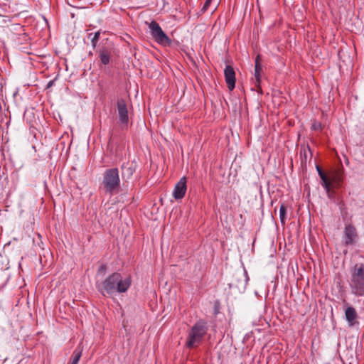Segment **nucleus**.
<instances>
[{
  "label": "nucleus",
  "mask_w": 364,
  "mask_h": 364,
  "mask_svg": "<svg viewBox=\"0 0 364 364\" xmlns=\"http://www.w3.org/2000/svg\"><path fill=\"white\" fill-rule=\"evenodd\" d=\"M131 284L132 279L129 277L123 279L120 273L114 272L102 282L99 290L103 295L114 292L124 293L128 290Z\"/></svg>",
  "instance_id": "1"
},
{
  "label": "nucleus",
  "mask_w": 364,
  "mask_h": 364,
  "mask_svg": "<svg viewBox=\"0 0 364 364\" xmlns=\"http://www.w3.org/2000/svg\"><path fill=\"white\" fill-rule=\"evenodd\" d=\"M349 287L353 295L364 296V263L355 264L351 269Z\"/></svg>",
  "instance_id": "2"
},
{
  "label": "nucleus",
  "mask_w": 364,
  "mask_h": 364,
  "mask_svg": "<svg viewBox=\"0 0 364 364\" xmlns=\"http://www.w3.org/2000/svg\"><path fill=\"white\" fill-rule=\"evenodd\" d=\"M102 186L105 193L112 195L117 192L120 187V178L117 168L105 170L102 175Z\"/></svg>",
  "instance_id": "3"
},
{
  "label": "nucleus",
  "mask_w": 364,
  "mask_h": 364,
  "mask_svg": "<svg viewBox=\"0 0 364 364\" xmlns=\"http://www.w3.org/2000/svg\"><path fill=\"white\" fill-rule=\"evenodd\" d=\"M207 331V322L202 319L198 321L188 333L186 346L190 348L197 346L206 334Z\"/></svg>",
  "instance_id": "4"
},
{
  "label": "nucleus",
  "mask_w": 364,
  "mask_h": 364,
  "mask_svg": "<svg viewBox=\"0 0 364 364\" xmlns=\"http://www.w3.org/2000/svg\"><path fill=\"white\" fill-rule=\"evenodd\" d=\"M149 28L151 31V34L153 38L156 43L165 46L170 45L171 43V39L163 31L162 28L156 21H152L149 24Z\"/></svg>",
  "instance_id": "5"
},
{
  "label": "nucleus",
  "mask_w": 364,
  "mask_h": 364,
  "mask_svg": "<svg viewBox=\"0 0 364 364\" xmlns=\"http://www.w3.org/2000/svg\"><path fill=\"white\" fill-rule=\"evenodd\" d=\"M99 58L104 65L109 63L111 58L115 55V48L112 43L102 46L99 49Z\"/></svg>",
  "instance_id": "6"
},
{
  "label": "nucleus",
  "mask_w": 364,
  "mask_h": 364,
  "mask_svg": "<svg viewBox=\"0 0 364 364\" xmlns=\"http://www.w3.org/2000/svg\"><path fill=\"white\" fill-rule=\"evenodd\" d=\"M14 32L12 39L17 46L27 44L30 41L29 36L24 32L23 27L19 24L12 26Z\"/></svg>",
  "instance_id": "7"
},
{
  "label": "nucleus",
  "mask_w": 364,
  "mask_h": 364,
  "mask_svg": "<svg viewBox=\"0 0 364 364\" xmlns=\"http://www.w3.org/2000/svg\"><path fill=\"white\" fill-rule=\"evenodd\" d=\"M186 190V178L183 176L175 185L173 196L176 200L182 199L185 196Z\"/></svg>",
  "instance_id": "8"
},
{
  "label": "nucleus",
  "mask_w": 364,
  "mask_h": 364,
  "mask_svg": "<svg viewBox=\"0 0 364 364\" xmlns=\"http://www.w3.org/2000/svg\"><path fill=\"white\" fill-rule=\"evenodd\" d=\"M343 242L346 246L353 245L357 237L356 229L352 225H347L343 232Z\"/></svg>",
  "instance_id": "9"
},
{
  "label": "nucleus",
  "mask_w": 364,
  "mask_h": 364,
  "mask_svg": "<svg viewBox=\"0 0 364 364\" xmlns=\"http://www.w3.org/2000/svg\"><path fill=\"white\" fill-rule=\"evenodd\" d=\"M117 109L120 123L127 124L129 121L128 110L124 100L120 99L117 101Z\"/></svg>",
  "instance_id": "10"
},
{
  "label": "nucleus",
  "mask_w": 364,
  "mask_h": 364,
  "mask_svg": "<svg viewBox=\"0 0 364 364\" xmlns=\"http://www.w3.org/2000/svg\"><path fill=\"white\" fill-rule=\"evenodd\" d=\"M345 317L346 320L348 322V325L350 327L355 326L356 323H358L357 321L358 314L353 306H348L345 310Z\"/></svg>",
  "instance_id": "11"
},
{
  "label": "nucleus",
  "mask_w": 364,
  "mask_h": 364,
  "mask_svg": "<svg viewBox=\"0 0 364 364\" xmlns=\"http://www.w3.org/2000/svg\"><path fill=\"white\" fill-rule=\"evenodd\" d=\"M225 83L230 91L235 87L236 77L235 70H224Z\"/></svg>",
  "instance_id": "12"
},
{
  "label": "nucleus",
  "mask_w": 364,
  "mask_h": 364,
  "mask_svg": "<svg viewBox=\"0 0 364 364\" xmlns=\"http://www.w3.org/2000/svg\"><path fill=\"white\" fill-rule=\"evenodd\" d=\"M339 57L341 58V62L339 63V68H342L343 67H353V61L350 57L344 52H339Z\"/></svg>",
  "instance_id": "13"
},
{
  "label": "nucleus",
  "mask_w": 364,
  "mask_h": 364,
  "mask_svg": "<svg viewBox=\"0 0 364 364\" xmlns=\"http://www.w3.org/2000/svg\"><path fill=\"white\" fill-rule=\"evenodd\" d=\"M82 348L79 346L73 352L68 364H77L82 355Z\"/></svg>",
  "instance_id": "14"
},
{
  "label": "nucleus",
  "mask_w": 364,
  "mask_h": 364,
  "mask_svg": "<svg viewBox=\"0 0 364 364\" xmlns=\"http://www.w3.org/2000/svg\"><path fill=\"white\" fill-rule=\"evenodd\" d=\"M121 168L122 170L123 177H126L127 179H129L135 172V166L132 164L129 166H126L125 164H123Z\"/></svg>",
  "instance_id": "15"
},
{
  "label": "nucleus",
  "mask_w": 364,
  "mask_h": 364,
  "mask_svg": "<svg viewBox=\"0 0 364 364\" xmlns=\"http://www.w3.org/2000/svg\"><path fill=\"white\" fill-rule=\"evenodd\" d=\"M262 70H255L254 73V78H252V80L254 81V84L255 86V88L258 92L262 93V87L260 85L261 83V71Z\"/></svg>",
  "instance_id": "16"
},
{
  "label": "nucleus",
  "mask_w": 364,
  "mask_h": 364,
  "mask_svg": "<svg viewBox=\"0 0 364 364\" xmlns=\"http://www.w3.org/2000/svg\"><path fill=\"white\" fill-rule=\"evenodd\" d=\"M100 33H101L100 31H98L95 32L94 34H92V33L88 34V38L90 39L92 46L94 49L97 46V43H98V41H99L100 37Z\"/></svg>",
  "instance_id": "17"
},
{
  "label": "nucleus",
  "mask_w": 364,
  "mask_h": 364,
  "mask_svg": "<svg viewBox=\"0 0 364 364\" xmlns=\"http://www.w3.org/2000/svg\"><path fill=\"white\" fill-rule=\"evenodd\" d=\"M322 182H321V186L326 189V192H329L330 191V188H331V183L327 177L326 175H324V176H321V177H320Z\"/></svg>",
  "instance_id": "18"
},
{
  "label": "nucleus",
  "mask_w": 364,
  "mask_h": 364,
  "mask_svg": "<svg viewBox=\"0 0 364 364\" xmlns=\"http://www.w3.org/2000/svg\"><path fill=\"white\" fill-rule=\"evenodd\" d=\"M286 212H287L286 207L284 205H282L279 208V216H280V220H281L282 223H284Z\"/></svg>",
  "instance_id": "19"
},
{
  "label": "nucleus",
  "mask_w": 364,
  "mask_h": 364,
  "mask_svg": "<svg viewBox=\"0 0 364 364\" xmlns=\"http://www.w3.org/2000/svg\"><path fill=\"white\" fill-rule=\"evenodd\" d=\"M311 129L315 131H321L323 126L321 122L314 121L311 125Z\"/></svg>",
  "instance_id": "20"
},
{
  "label": "nucleus",
  "mask_w": 364,
  "mask_h": 364,
  "mask_svg": "<svg viewBox=\"0 0 364 364\" xmlns=\"http://www.w3.org/2000/svg\"><path fill=\"white\" fill-rule=\"evenodd\" d=\"M211 1H212V0H206L205 1L204 5H203V6L202 7V9H201V11L203 13L205 12L208 9L209 6L211 4Z\"/></svg>",
  "instance_id": "21"
},
{
  "label": "nucleus",
  "mask_w": 364,
  "mask_h": 364,
  "mask_svg": "<svg viewBox=\"0 0 364 364\" xmlns=\"http://www.w3.org/2000/svg\"><path fill=\"white\" fill-rule=\"evenodd\" d=\"M58 76H59V73H58L55 75V77L53 80H50V81L48 82L47 86H46V88H50V87H51L53 85L54 82L58 79Z\"/></svg>",
  "instance_id": "22"
},
{
  "label": "nucleus",
  "mask_w": 364,
  "mask_h": 364,
  "mask_svg": "<svg viewBox=\"0 0 364 364\" xmlns=\"http://www.w3.org/2000/svg\"><path fill=\"white\" fill-rule=\"evenodd\" d=\"M316 170H317L318 173L320 177H321V176L326 175V173L323 171V170L321 169V168L320 166H316Z\"/></svg>",
  "instance_id": "23"
},
{
  "label": "nucleus",
  "mask_w": 364,
  "mask_h": 364,
  "mask_svg": "<svg viewBox=\"0 0 364 364\" xmlns=\"http://www.w3.org/2000/svg\"><path fill=\"white\" fill-rule=\"evenodd\" d=\"M257 68H259V63H258V62L257 60L256 63H255V69H257Z\"/></svg>",
  "instance_id": "24"
},
{
  "label": "nucleus",
  "mask_w": 364,
  "mask_h": 364,
  "mask_svg": "<svg viewBox=\"0 0 364 364\" xmlns=\"http://www.w3.org/2000/svg\"><path fill=\"white\" fill-rule=\"evenodd\" d=\"M225 68L229 69V68H232V66H231V65H226V67H225Z\"/></svg>",
  "instance_id": "25"
}]
</instances>
